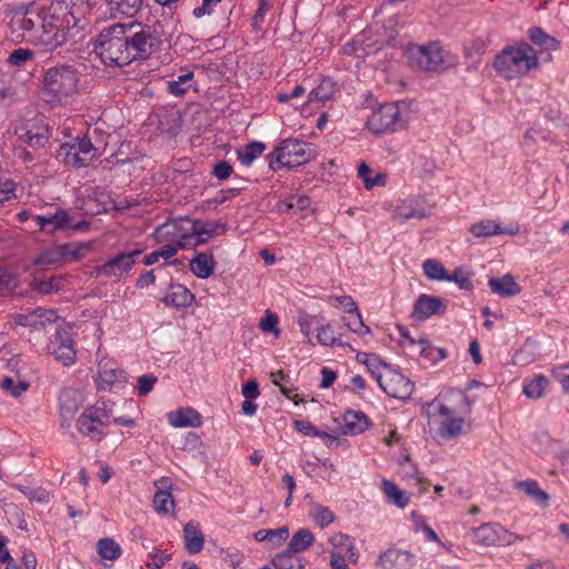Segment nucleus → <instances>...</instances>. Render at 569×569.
I'll return each instance as SVG.
<instances>
[{
  "label": "nucleus",
  "mask_w": 569,
  "mask_h": 569,
  "mask_svg": "<svg viewBox=\"0 0 569 569\" xmlns=\"http://www.w3.org/2000/svg\"><path fill=\"white\" fill-rule=\"evenodd\" d=\"M156 44L157 37L151 27L131 21L104 27L96 49L106 64L123 67L149 57Z\"/></svg>",
  "instance_id": "obj_1"
},
{
  "label": "nucleus",
  "mask_w": 569,
  "mask_h": 569,
  "mask_svg": "<svg viewBox=\"0 0 569 569\" xmlns=\"http://www.w3.org/2000/svg\"><path fill=\"white\" fill-rule=\"evenodd\" d=\"M68 13L64 0H42L43 18L32 33V43L44 51H52L62 46L67 40L64 19Z\"/></svg>",
  "instance_id": "obj_2"
},
{
  "label": "nucleus",
  "mask_w": 569,
  "mask_h": 569,
  "mask_svg": "<svg viewBox=\"0 0 569 569\" xmlns=\"http://www.w3.org/2000/svg\"><path fill=\"white\" fill-rule=\"evenodd\" d=\"M538 66L537 52L528 43L505 48L493 62L497 73L508 80L521 78Z\"/></svg>",
  "instance_id": "obj_3"
},
{
  "label": "nucleus",
  "mask_w": 569,
  "mask_h": 569,
  "mask_svg": "<svg viewBox=\"0 0 569 569\" xmlns=\"http://www.w3.org/2000/svg\"><path fill=\"white\" fill-rule=\"evenodd\" d=\"M78 71L68 64L49 68L43 76L44 94L50 103L68 101L78 92Z\"/></svg>",
  "instance_id": "obj_4"
},
{
  "label": "nucleus",
  "mask_w": 569,
  "mask_h": 569,
  "mask_svg": "<svg viewBox=\"0 0 569 569\" xmlns=\"http://www.w3.org/2000/svg\"><path fill=\"white\" fill-rule=\"evenodd\" d=\"M413 119L410 103L397 101L375 109L368 117V128L375 133L397 131L407 128Z\"/></svg>",
  "instance_id": "obj_5"
},
{
  "label": "nucleus",
  "mask_w": 569,
  "mask_h": 569,
  "mask_svg": "<svg viewBox=\"0 0 569 569\" xmlns=\"http://www.w3.org/2000/svg\"><path fill=\"white\" fill-rule=\"evenodd\" d=\"M110 413L104 402H97L93 406L87 407L77 420L78 431L93 440L100 441L107 435V427L109 425Z\"/></svg>",
  "instance_id": "obj_6"
},
{
  "label": "nucleus",
  "mask_w": 569,
  "mask_h": 569,
  "mask_svg": "<svg viewBox=\"0 0 569 569\" xmlns=\"http://www.w3.org/2000/svg\"><path fill=\"white\" fill-rule=\"evenodd\" d=\"M311 150L308 143L298 139H287L271 153L270 167L277 170L280 167H298L310 160Z\"/></svg>",
  "instance_id": "obj_7"
},
{
  "label": "nucleus",
  "mask_w": 569,
  "mask_h": 569,
  "mask_svg": "<svg viewBox=\"0 0 569 569\" xmlns=\"http://www.w3.org/2000/svg\"><path fill=\"white\" fill-rule=\"evenodd\" d=\"M96 157L97 150L87 138H76L61 144L58 150V158L73 168L87 167Z\"/></svg>",
  "instance_id": "obj_8"
},
{
  "label": "nucleus",
  "mask_w": 569,
  "mask_h": 569,
  "mask_svg": "<svg viewBox=\"0 0 569 569\" xmlns=\"http://www.w3.org/2000/svg\"><path fill=\"white\" fill-rule=\"evenodd\" d=\"M521 537L508 531L497 522H487L472 529V541L478 546H511Z\"/></svg>",
  "instance_id": "obj_9"
},
{
  "label": "nucleus",
  "mask_w": 569,
  "mask_h": 569,
  "mask_svg": "<svg viewBox=\"0 0 569 569\" xmlns=\"http://www.w3.org/2000/svg\"><path fill=\"white\" fill-rule=\"evenodd\" d=\"M192 219L179 218L169 220L159 226L154 231V238L158 242H170L179 246L181 249L191 248L184 246V241H189V231L192 230Z\"/></svg>",
  "instance_id": "obj_10"
},
{
  "label": "nucleus",
  "mask_w": 569,
  "mask_h": 569,
  "mask_svg": "<svg viewBox=\"0 0 569 569\" xmlns=\"http://www.w3.org/2000/svg\"><path fill=\"white\" fill-rule=\"evenodd\" d=\"M44 350L63 366H70L76 361L73 339L68 328L58 327Z\"/></svg>",
  "instance_id": "obj_11"
},
{
  "label": "nucleus",
  "mask_w": 569,
  "mask_h": 569,
  "mask_svg": "<svg viewBox=\"0 0 569 569\" xmlns=\"http://www.w3.org/2000/svg\"><path fill=\"white\" fill-rule=\"evenodd\" d=\"M410 63L425 71L438 70L445 62L443 50L438 42L412 46L409 49Z\"/></svg>",
  "instance_id": "obj_12"
},
{
  "label": "nucleus",
  "mask_w": 569,
  "mask_h": 569,
  "mask_svg": "<svg viewBox=\"0 0 569 569\" xmlns=\"http://www.w3.org/2000/svg\"><path fill=\"white\" fill-rule=\"evenodd\" d=\"M142 250L134 249L129 252H121L97 267V273L106 278L120 280L129 276Z\"/></svg>",
  "instance_id": "obj_13"
},
{
  "label": "nucleus",
  "mask_w": 569,
  "mask_h": 569,
  "mask_svg": "<svg viewBox=\"0 0 569 569\" xmlns=\"http://www.w3.org/2000/svg\"><path fill=\"white\" fill-rule=\"evenodd\" d=\"M58 316L52 309L37 308L27 313H14L9 317L4 328L13 329L16 327H28L32 330H40L47 326L53 325Z\"/></svg>",
  "instance_id": "obj_14"
},
{
  "label": "nucleus",
  "mask_w": 569,
  "mask_h": 569,
  "mask_svg": "<svg viewBox=\"0 0 569 569\" xmlns=\"http://www.w3.org/2000/svg\"><path fill=\"white\" fill-rule=\"evenodd\" d=\"M19 365V358H10L4 366L8 373L2 375V390L13 398H19L30 388V383Z\"/></svg>",
  "instance_id": "obj_15"
},
{
  "label": "nucleus",
  "mask_w": 569,
  "mask_h": 569,
  "mask_svg": "<svg viewBox=\"0 0 569 569\" xmlns=\"http://www.w3.org/2000/svg\"><path fill=\"white\" fill-rule=\"evenodd\" d=\"M379 387L390 397L397 399H407L413 390L412 382L402 373L386 369L382 376H379Z\"/></svg>",
  "instance_id": "obj_16"
},
{
  "label": "nucleus",
  "mask_w": 569,
  "mask_h": 569,
  "mask_svg": "<svg viewBox=\"0 0 569 569\" xmlns=\"http://www.w3.org/2000/svg\"><path fill=\"white\" fill-rule=\"evenodd\" d=\"M440 416L439 435L445 439L453 438L461 433L465 419L457 415L456 410L435 400L431 405Z\"/></svg>",
  "instance_id": "obj_17"
},
{
  "label": "nucleus",
  "mask_w": 569,
  "mask_h": 569,
  "mask_svg": "<svg viewBox=\"0 0 569 569\" xmlns=\"http://www.w3.org/2000/svg\"><path fill=\"white\" fill-rule=\"evenodd\" d=\"M192 230L189 231V241L184 246L198 247L206 243L210 238L223 232V224L216 221L192 220Z\"/></svg>",
  "instance_id": "obj_18"
},
{
  "label": "nucleus",
  "mask_w": 569,
  "mask_h": 569,
  "mask_svg": "<svg viewBox=\"0 0 569 569\" xmlns=\"http://www.w3.org/2000/svg\"><path fill=\"white\" fill-rule=\"evenodd\" d=\"M82 395L76 389H63L59 396L61 426L70 427V420L82 405Z\"/></svg>",
  "instance_id": "obj_19"
},
{
  "label": "nucleus",
  "mask_w": 569,
  "mask_h": 569,
  "mask_svg": "<svg viewBox=\"0 0 569 569\" xmlns=\"http://www.w3.org/2000/svg\"><path fill=\"white\" fill-rule=\"evenodd\" d=\"M519 230L518 224L503 228L499 222L490 219L478 221L470 227V232L476 238H488L498 234L516 236L519 233Z\"/></svg>",
  "instance_id": "obj_20"
},
{
  "label": "nucleus",
  "mask_w": 569,
  "mask_h": 569,
  "mask_svg": "<svg viewBox=\"0 0 569 569\" xmlns=\"http://www.w3.org/2000/svg\"><path fill=\"white\" fill-rule=\"evenodd\" d=\"M445 309L446 306L442 299L423 293L419 296L415 303L412 317L425 320L433 315L443 313Z\"/></svg>",
  "instance_id": "obj_21"
},
{
  "label": "nucleus",
  "mask_w": 569,
  "mask_h": 569,
  "mask_svg": "<svg viewBox=\"0 0 569 569\" xmlns=\"http://www.w3.org/2000/svg\"><path fill=\"white\" fill-rule=\"evenodd\" d=\"M412 565V556L398 549H389L378 559V566L382 569H410Z\"/></svg>",
  "instance_id": "obj_22"
},
{
  "label": "nucleus",
  "mask_w": 569,
  "mask_h": 569,
  "mask_svg": "<svg viewBox=\"0 0 569 569\" xmlns=\"http://www.w3.org/2000/svg\"><path fill=\"white\" fill-rule=\"evenodd\" d=\"M34 220L39 229L47 233L62 230L70 223V217L66 210H58L53 214L36 216Z\"/></svg>",
  "instance_id": "obj_23"
},
{
  "label": "nucleus",
  "mask_w": 569,
  "mask_h": 569,
  "mask_svg": "<svg viewBox=\"0 0 569 569\" xmlns=\"http://www.w3.org/2000/svg\"><path fill=\"white\" fill-rule=\"evenodd\" d=\"M168 421L174 428L200 427L201 415L192 408H183L168 413Z\"/></svg>",
  "instance_id": "obj_24"
},
{
  "label": "nucleus",
  "mask_w": 569,
  "mask_h": 569,
  "mask_svg": "<svg viewBox=\"0 0 569 569\" xmlns=\"http://www.w3.org/2000/svg\"><path fill=\"white\" fill-rule=\"evenodd\" d=\"M127 380L126 372L117 368H108L107 366L100 368L96 377V385L98 390H110L117 385H123Z\"/></svg>",
  "instance_id": "obj_25"
},
{
  "label": "nucleus",
  "mask_w": 569,
  "mask_h": 569,
  "mask_svg": "<svg viewBox=\"0 0 569 569\" xmlns=\"http://www.w3.org/2000/svg\"><path fill=\"white\" fill-rule=\"evenodd\" d=\"M488 286L493 293L502 298L515 297L519 295L521 290L511 274H505L500 278H490Z\"/></svg>",
  "instance_id": "obj_26"
},
{
  "label": "nucleus",
  "mask_w": 569,
  "mask_h": 569,
  "mask_svg": "<svg viewBox=\"0 0 569 569\" xmlns=\"http://www.w3.org/2000/svg\"><path fill=\"white\" fill-rule=\"evenodd\" d=\"M369 421L361 411H347L342 417L341 430L345 435H359L367 430Z\"/></svg>",
  "instance_id": "obj_27"
},
{
  "label": "nucleus",
  "mask_w": 569,
  "mask_h": 569,
  "mask_svg": "<svg viewBox=\"0 0 569 569\" xmlns=\"http://www.w3.org/2000/svg\"><path fill=\"white\" fill-rule=\"evenodd\" d=\"M194 300L193 293L182 284H173L166 295L163 302L176 308L189 307Z\"/></svg>",
  "instance_id": "obj_28"
},
{
  "label": "nucleus",
  "mask_w": 569,
  "mask_h": 569,
  "mask_svg": "<svg viewBox=\"0 0 569 569\" xmlns=\"http://www.w3.org/2000/svg\"><path fill=\"white\" fill-rule=\"evenodd\" d=\"M184 547L189 553H198L204 545V537L196 522H188L183 528Z\"/></svg>",
  "instance_id": "obj_29"
},
{
  "label": "nucleus",
  "mask_w": 569,
  "mask_h": 569,
  "mask_svg": "<svg viewBox=\"0 0 569 569\" xmlns=\"http://www.w3.org/2000/svg\"><path fill=\"white\" fill-rule=\"evenodd\" d=\"M423 209L419 208L418 203L413 199L403 200L395 210L393 218L400 222H406L409 219H423L426 218Z\"/></svg>",
  "instance_id": "obj_30"
},
{
  "label": "nucleus",
  "mask_w": 569,
  "mask_h": 569,
  "mask_svg": "<svg viewBox=\"0 0 569 569\" xmlns=\"http://www.w3.org/2000/svg\"><path fill=\"white\" fill-rule=\"evenodd\" d=\"M214 264L212 256L201 252L191 259L190 270L196 277L207 279L213 273Z\"/></svg>",
  "instance_id": "obj_31"
},
{
  "label": "nucleus",
  "mask_w": 569,
  "mask_h": 569,
  "mask_svg": "<svg viewBox=\"0 0 569 569\" xmlns=\"http://www.w3.org/2000/svg\"><path fill=\"white\" fill-rule=\"evenodd\" d=\"M68 256H71L72 259H77L79 257V252L69 251L66 246L49 249L39 254V257L36 260V263L40 266L56 264L59 263L61 260L66 259Z\"/></svg>",
  "instance_id": "obj_32"
},
{
  "label": "nucleus",
  "mask_w": 569,
  "mask_h": 569,
  "mask_svg": "<svg viewBox=\"0 0 569 569\" xmlns=\"http://www.w3.org/2000/svg\"><path fill=\"white\" fill-rule=\"evenodd\" d=\"M289 537V529L280 527L277 529H260L254 532V539L260 542H269L274 547L280 546Z\"/></svg>",
  "instance_id": "obj_33"
},
{
  "label": "nucleus",
  "mask_w": 569,
  "mask_h": 569,
  "mask_svg": "<svg viewBox=\"0 0 569 569\" xmlns=\"http://www.w3.org/2000/svg\"><path fill=\"white\" fill-rule=\"evenodd\" d=\"M381 489L389 502L403 509L409 503V497L395 482L382 480Z\"/></svg>",
  "instance_id": "obj_34"
},
{
  "label": "nucleus",
  "mask_w": 569,
  "mask_h": 569,
  "mask_svg": "<svg viewBox=\"0 0 569 569\" xmlns=\"http://www.w3.org/2000/svg\"><path fill=\"white\" fill-rule=\"evenodd\" d=\"M358 177L362 180L367 190H371L378 186H385L387 183V174L383 172H377L372 174V169L365 162L358 167Z\"/></svg>",
  "instance_id": "obj_35"
},
{
  "label": "nucleus",
  "mask_w": 569,
  "mask_h": 569,
  "mask_svg": "<svg viewBox=\"0 0 569 569\" xmlns=\"http://www.w3.org/2000/svg\"><path fill=\"white\" fill-rule=\"evenodd\" d=\"M271 565L276 569H303L305 565L302 560L296 556V553L283 550L277 553L272 560Z\"/></svg>",
  "instance_id": "obj_36"
},
{
  "label": "nucleus",
  "mask_w": 569,
  "mask_h": 569,
  "mask_svg": "<svg viewBox=\"0 0 569 569\" xmlns=\"http://www.w3.org/2000/svg\"><path fill=\"white\" fill-rule=\"evenodd\" d=\"M309 517L319 528L323 529L335 522L336 516L328 508L320 503H311L309 508Z\"/></svg>",
  "instance_id": "obj_37"
},
{
  "label": "nucleus",
  "mask_w": 569,
  "mask_h": 569,
  "mask_svg": "<svg viewBox=\"0 0 569 569\" xmlns=\"http://www.w3.org/2000/svg\"><path fill=\"white\" fill-rule=\"evenodd\" d=\"M313 535L307 528L299 529L290 539L287 550L299 553L307 550L313 543Z\"/></svg>",
  "instance_id": "obj_38"
},
{
  "label": "nucleus",
  "mask_w": 569,
  "mask_h": 569,
  "mask_svg": "<svg viewBox=\"0 0 569 569\" xmlns=\"http://www.w3.org/2000/svg\"><path fill=\"white\" fill-rule=\"evenodd\" d=\"M42 18L43 14L41 2L34 11H30L26 14L14 17L13 22L17 23L21 29L26 31H32L34 33L36 29L39 28Z\"/></svg>",
  "instance_id": "obj_39"
},
{
  "label": "nucleus",
  "mask_w": 569,
  "mask_h": 569,
  "mask_svg": "<svg viewBox=\"0 0 569 569\" xmlns=\"http://www.w3.org/2000/svg\"><path fill=\"white\" fill-rule=\"evenodd\" d=\"M311 201L306 196L292 194L278 204L281 212H305L310 209Z\"/></svg>",
  "instance_id": "obj_40"
},
{
  "label": "nucleus",
  "mask_w": 569,
  "mask_h": 569,
  "mask_svg": "<svg viewBox=\"0 0 569 569\" xmlns=\"http://www.w3.org/2000/svg\"><path fill=\"white\" fill-rule=\"evenodd\" d=\"M336 92V83L329 79H322L319 84L310 92L309 102L325 103L330 100Z\"/></svg>",
  "instance_id": "obj_41"
},
{
  "label": "nucleus",
  "mask_w": 569,
  "mask_h": 569,
  "mask_svg": "<svg viewBox=\"0 0 569 569\" xmlns=\"http://www.w3.org/2000/svg\"><path fill=\"white\" fill-rule=\"evenodd\" d=\"M193 82V72L189 71L177 79L167 82V90L174 97H182L191 88Z\"/></svg>",
  "instance_id": "obj_42"
},
{
  "label": "nucleus",
  "mask_w": 569,
  "mask_h": 569,
  "mask_svg": "<svg viewBox=\"0 0 569 569\" xmlns=\"http://www.w3.org/2000/svg\"><path fill=\"white\" fill-rule=\"evenodd\" d=\"M417 346L419 347V355L432 363H437L447 357L442 348L432 346L426 338H420Z\"/></svg>",
  "instance_id": "obj_43"
},
{
  "label": "nucleus",
  "mask_w": 569,
  "mask_h": 569,
  "mask_svg": "<svg viewBox=\"0 0 569 569\" xmlns=\"http://www.w3.org/2000/svg\"><path fill=\"white\" fill-rule=\"evenodd\" d=\"M264 149V143L253 141L238 150V158L242 164L250 166L259 156L262 154Z\"/></svg>",
  "instance_id": "obj_44"
},
{
  "label": "nucleus",
  "mask_w": 569,
  "mask_h": 569,
  "mask_svg": "<svg viewBox=\"0 0 569 569\" xmlns=\"http://www.w3.org/2000/svg\"><path fill=\"white\" fill-rule=\"evenodd\" d=\"M98 553L107 560H116L121 556V548L118 542L110 538H102L97 543Z\"/></svg>",
  "instance_id": "obj_45"
},
{
  "label": "nucleus",
  "mask_w": 569,
  "mask_h": 569,
  "mask_svg": "<svg viewBox=\"0 0 569 569\" xmlns=\"http://www.w3.org/2000/svg\"><path fill=\"white\" fill-rule=\"evenodd\" d=\"M153 507L159 515H169L174 508L171 492L158 490L153 497Z\"/></svg>",
  "instance_id": "obj_46"
},
{
  "label": "nucleus",
  "mask_w": 569,
  "mask_h": 569,
  "mask_svg": "<svg viewBox=\"0 0 569 569\" xmlns=\"http://www.w3.org/2000/svg\"><path fill=\"white\" fill-rule=\"evenodd\" d=\"M517 487L523 490L530 498L536 500L538 503L543 506L548 502V495L539 487L535 480H525L517 485Z\"/></svg>",
  "instance_id": "obj_47"
},
{
  "label": "nucleus",
  "mask_w": 569,
  "mask_h": 569,
  "mask_svg": "<svg viewBox=\"0 0 569 569\" xmlns=\"http://www.w3.org/2000/svg\"><path fill=\"white\" fill-rule=\"evenodd\" d=\"M548 386V379L543 376H537L523 386V393L530 399L541 398Z\"/></svg>",
  "instance_id": "obj_48"
},
{
  "label": "nucleus",
  "mask_w": 569,
  "mask_h": 569,
  "mask_svg": "<svg viewBox=\"0 0 569 569\" xmlns=\"http://www.w3.org/2000/svg\"><path fill=\"white\" fill-rule=\"evenodd\" d=\"M112 9L127 17H133L141 8L142 0H110Z\"/></svg>",
  "instance_id": "obj_49"
},
{
  "label": "nucleus",
  "mask_w": 569,
  "mask_h": 569,
  "mask_svg": "<svg viewBox=\"0 0 569 569\" xmlns=\"http://www.w3.org/2000/svg\"><path fill=\"white\" fill-rule=\"evenodd\" d=\"M317 340L320 345L327 346V347H345L347 343H345L340 338L336 337L335 330L331 325H323L321 328L318 329L317 333Z\"/></svg>",
  "instance_id": "obj_50"
},
{
  "label": "nucleus",
  "mask_w": 569,
  "mask_h": 569,
  "mask_svg": "<svg viewBox=\"0 0 569 569\" xmlns=\"http://www.w3.org/2000/svg\"><path fill=\"white\" fill-rule=\"evenodd\" d=\"M66 279L63 276H53L49 279H40L36 280L34 286L36 289L43 293L49 295L52 292H57L64 286Z\"/></svg>",
  "instance_id": "obj_51"
},
{
  "label": "nucleus",
  "mask_w": 569,
  "mask_h": 569,
  "mask_svg": "<svg viewBox=\"0 0 569 569\" xmlns=\"http://www.w3.org/2000/svg\"><path fill=\"white\" fill-rule=\"evenodd\" d=\"M422 270L430 280H446L447 271L442 263L436 259H427L422 263Z\"/></svg>",
  "instance_id": "obj_52"
},
{
  "label": "nucleus",
  "mask_w": 569,
  "mask_h": 569,
  "mask_svg": "<svg viewBox=\"0 0 569 569\" xmlns=\"http://www.w3.org/2000/svg\"><path fill=\"white\" fill-rule=\"evenodd\" d=\"M14 134L31 147H40L47 141V136L41 132H32L26 128H16Z\"/></svg>",
  "instance_id": "obj_53"
},
{
  "label": "nucleus",
  "mask_w": 569,
  "mask_h": 569,
  "mask_svg": "<svg viewBox=\"0 0 569 569\" xmlns=\"http://www.w3.org/2000/svg\"><path fill=\"white\" fill-rule=\"evenodd\" d=\"M350 315L351 317L345 322V325L350 331L355 332L360 337H365L366 335L371 333V329L362 322L359 309H357V312Z\"/></svg>",
  "instance_id": "obj_54"
},
{
  "label": "nucleus",
  "mask_w": 569,
  "mask_h": 569,
  "mask_svg": "<svg viewBox=\"0 0 569 569\" xmlns=\"http://www.w3.org/2000/svg\"><path fill=\"white\" fill-rule=\"evenodd\" d=\"M33 59V52L30 49L27 48H19L13 50L8 59L7 63L11 67H22L28 61H31Z\"/></svg>",
  "instance_id": "obj_55"
},
{
  "label": "nucleus",
  "mask_w": 569,
  "mask_h": 569,
  "mask_svg": "<svg viewBox=\"0 0 569 569\" xmlns=\"http://www.w3.org/2000/svg\"><path fill=\"white\" fill-rule=\"evenodd\" d=\"M17 488L26 496L31 502L48 503L51 500V493L43 489H27L23 486H17Z\"/></svg>",
  "instance_id": "obj_56"
},
{
  "label": "nucleus",
  "mask_w": 569,
  "mask_h": 569,
  "mask_svg": "<svg viewBox=\"0 0 569 569\" xmlns=\"http://www.w3.org/2000/svg\"><path fill=\"white\" fill-rule=\"evenodd\" d=\"M277 325H278L277 315L271 312L270 310H266L264 317L260 320L259 328L263 332H272L276 336H279L280 331H279Z\"/></svg>",
  "instance_id": "obj_57"
},
{
  "label": "nucleus",
  "mask_w": 569,
  "mask_h": 569,
  "mask_svg": "<svg viewBox=\"0 0 569 569\" xmlns=\"http://www.w3.org/2000/svg\"><path fill=\"white\" fill-rule=\"evenodd\" d=\"M367 369L372 375V377L377 380L379 383V376H382L385 373L386 369H390V367L383 362L379 357L373 355L371 358H369L367 362Z\"/></svg>",
  "instance_id": "obj_58"
},
{
  "label": "nucleus",
  "mask_w": 569,
  "mask_h": 569,
  "mask_svg": "<svg viewBox=\"0 0 569 569\" xmlns=\"http://www.w3.org/2000/svg\"><path fill=\"white\" fill-rule=\"evenodd\" d=\"M316 318H317L316 316H311L307 312H300L298 316V325H299L300 331L308 340H310V335H311L312 326L315 323Z\"/></svg>",
  "instance_id": "obj_59"
},
{
  "label": "nucleus",
  "mask_w": 569,
  "mask_h": 569,
  "mask_svg": "<svg viewBox=\"0 0 569 569\" xmlns=\"http://www.w3.org/2000/svg\"><path fill=\"white\" fill-rule=\"evenodd\" d=\"M329 301L335 302V307H343L347 313L357 312V305L350 296H330Z\"/></svg>",
  "instance_id": "obj_60"
},
{
  "label": "nucleus",
  "mask_w": 569,
  "mask_h": 569,
  "mask_svg": "<svg viewBox=\"0 0 569 569\" xmlns=\"http://www.w3.org/2000/svg\"><path fill=\"white\" fill-rule=\"evenodd\" d=\"M222 0H201V6L196 7L192 13L196 18L210 16L214 11L216 6Z\"/></svg>",
  "instance_id": "obj_61"
},
{
  "label": "nucleus",
  "mask_w": 569,
  "mask_h": 569,
  "mask_svg": "<svg viewBox=\"0 0 569 569\" xmlns=\"http://www.w3.org/2000/svg\"><path fill=\"white\" fill-rule=\"evenodd\" d=\"M157 382V377L153 375H143L138 379V395L146 396L152 389L154 383Z\"/></svg>",
  "instance_id": "obj_62"
},
{
  "label": "nucleus",
  "mask_w": 569,
  "mask_h": 569,
  "mask_svg": "<svg viewBox=\"0 0 569 569\" xmlns=\"http://www.w3.org/2000/svg\"><path fill=\"white\" fill-rule=\"evenodd\" d=\"M151 561L147 562L146 566L152 569H159L163 567L170 559V556L162 550H154L150 555Z\"/></svg>",
  "instance_id": "obj_63"
},
{
  "label": "nucleus",
  "mask_w": 569,
  "mask_h": 569,
  "mask_svg": "<svg viewBox=\"0 0 569 569\" xmlns=\"http://www.w3.org/2000/svg\"><path fill=\"white\" fill-rule=\"evenodd\" d=\"M486 49H487V41L482 38H477L467 44L466 53L469 57L480 56L486 51Z\"/></svg>",
  "instance_id": "obj_64"
}]
</instances>
